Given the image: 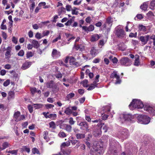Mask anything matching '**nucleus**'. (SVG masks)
Masks as SVG:
<instances>
[{"label": "nucleus", "mask_w": 155, "mask_h": 155, "mask_svg": "<svg viewBox=\"0 0 155 155\" xmlns=\"http://www.w3.org/2000/svg\"><path fill=\"white\" fill-rule=\"evenodd\" d=\"M100 38V36L97 34H94L91 36V42H94L97 41Z\"/></svg>", "instance_id": "obj_16"}, {"label": "nucleus", "mask_w": 155, "mask_h": 155, "mask_svg": "<svg viewBox=\"0 0 155 155\" xmlns=\"http://www.w3.org/2000/svg\"><path fill=\"white\" fill-rule=\"evenodd\" d=\"M72 113V110L69 107H67L64 111V113L68 115H70Z\"/></svg>", "instance_id": "obj_29"}, {"label": "nucleus", "mask_w": 155, "mask_h": 155, "mask_svg": "<svg viewBox=\"0 0 155 155\" xmlns=\"http://www.w3.org/2000/svg\"><path fill=\"white\" fill-rule=\"evenodd\" d=\"M101 116L102 119L104 120H106L108 117V115L104 114L103 113L102 114Z\"/></svg>", "instance_id": "obj_61"}, {"label": "nucleus", "mask_w": 155, "mask_h": 155, "mask_svg": "<svg viewBox=\"0 0 155 155\" xmlns=\"http://www.w3.org/2000/svg\"><path fill=\"white\" fill-rule=\"evenodd\" d=\"M96 86H94L93 84H92L90 86L87 88V90L89 91L92 90L94 89Z\"/></svg>", "instance_id": "obj_64"}, {"label": "nucleus", "mask_w": 155, "mask_h": 155, "mask_svg": "<svg viewBox=\"0 0 155 155\" xmlns=\"http://www.w3.org/2000/svg\"><path fill=\"white\" fill-rule=\"evenodd\" d=\"M76 137L77 139H81L85 137V135L84 134L78 133L76 134Z\"/></svg>", "instance_id": "obj_26"}, {"label": "nucleus", "mask_w": 155, "mask_h": 155, "mask_svg": "<svg viewBox=\"0 0 155 155\" xmlns=\"http://www.w3.org/2000/svg\"><path fill=\"white\" fill-rule=\"evenodd\" d=\"M31 92L32 94H34L37 92V89L35 87H33L31 88Z\"/></svg>", "instance_id": "obj_56"}, {"label": "nucleus", "mask_w": 155, "mask_h": 155, "mask_svg": "<svg viewBox=\"0 0 155 155\" xmlns=\"http://www.w3.org/2000/svg\"><path fill=\"white\" fill-rule=\"evenodd\" d=\"M101 131L100 128L95 129L93 132V135L95 137L99 136L101 134Z\"/></svg>", "instance_id": "obj_18"}, {"label": "nucleus", "mask_w": 155, "mask_h": 155, "mask_svg": "<svg viewBox=\"0 0 155 155\" xmlns=\"http://www.w3.org/2000/svg\"><path fill=\"white\" fill-rule=\"evenodd\" d=\"M46 3L45 2H41L39 3L38 5V6L40 7V8L42 6H44L43 8H48V7L47 6H45Z\"/></svg>", "instance_id": "obj_38"}, {"label": "nucleus", "mask_w": 155, "mask_h": 155, "mask_svg": "<svg viewBox=\"0 0 155 155\" xmlns=\"http://www.w3.org/2000/svg\"><path fill=\"white\" fill-rule=\"evenodd\" d=\"M73 130L75 134L79 133V132L80 131L76 127L74 128L73 129Z\"/></svg>", "instance_id": "obj_63"}, {"label": "nucleus", "mask_w": 155, "mask_h": 155, "mask_svg": "<svg viewBox=\"0 0 155 155\" xmlns=\"http://www.w3.org/2000/svg\"><path fill=\"white\" fill-rule=\"evenodd\" d=\"M35 37L38 39H40L43 37L41 33L37 32L35 35Z\"/></svg>", "instance_id": "obj_41"}, {"label": "nucleus", "mask_w": 155, "mask_h": 155, "mask_svg": "<svg viewBox=\"0 0 155 155\" xmlns=\"http://www.w3.org/2000/svg\"><path fill=\"white\" fill-rule=\"evenodd\" d=\"M49 127L51 128H55L56 127L55 124L54 122L53 121H51L49 123Z\"/></svg>", "instance_id": "obj_44"}, {"label": "nucleus", "mask_w": 155, "mask_h": 155, "mask_svg": "<svg viewBox=\"0 0 155 155\" xmlns=\"http://www.w3.org/2000/svg\"><path fill=\"white\" fill-rule=\"evenodd\" d=\"M69 123L71 125H74V124L75 121L73 120V119L72 117H70L69 119Z\"/></svg>", "instance_id": "obj_48"}, {"label": "nucleus", "mask_w": 155, "mask_h": 155, "mask_svg": "<svg viewBox=\"0 0 155 155\" xmlns=\"http://www.w3.org/2000/svg\"><path fill=\"white\" fill-rule=\"evenodd\" d=\"M9 144L7 142H5L2 144V149H5L9 146Z\"/></svg>", "instance_id": "obj_39"}, {"label": "nucleus", "mask_w": 155, "mask_h": 155, "mask_svg": "<svg viewBox=\"0 0 155 155\" xmlns=\"http://www.w3.org/2000/svg\"><path fill=\"white\" fill-rule=\"evenodd\" d=\"M2 36L5 40H6L7 38V34L3 31H2Z\"/></svg>", "instance_id": "obj_49"}, {"label": "nucleus", "mask_w": 155, "mask_h": 155, "mask_svg": "<svg viewBox=\"0 0 155 155\" xmlns=\"http://www.w3.org/2000/svg\"><path fill=\"white\" fill-rule=\"evenodd\" d=\"M75 58L73 57H70L69 60V63L70 64H73L74 65H77V64H78L77 62L75 61Z\"/></svg>", "instance_id": "obj_24"}, {"label": "nucleus", "mask_w": 155, "mask_h": 155, "mask_svg": "<svg viewBox=\"0 0 155 155\" xmlns=\"http://www.w3.org/2000/svg\"><path fill=\"white\" fill-rule=\"evenodd\" d=\"M155 7V0H151L150 4V8L151 9H154Z\"/></svg>", "instance_id": "obj_28"}, {"label": "nucleus", "mask_w": 155, "mask_h": 155, "mask_svg": "<svg viewBox=\"0 0 155 155\" xmlns=\"http://www.w3.org/2000/svg\"><path fill=\"white\" fill-rule=\"evenodd\" d=\"M115 30V34L118 38H122L125 36V33L123 29L117 27Z\"/></svg>", "instance_id": "obj_8"}, {"label": "nucleus", "mask_w": 155, "mask_h": 155, "mask_svg": "<svg viewBox=\"0 0 155 155\" xmlns=\"http://www.w3.org/2000/svg\"><path fill=\"white\" fill-rule=\"evenodd\" d=\"M135 60L134 64L136 66H138L140 64L139 61V56L138 55H136L135 56Z\"/></svg>", "instance_id": "obj_21"}, {"label": "nucleus", "mask_w": 155, "mask_h": 155, "mask_svg": "<svg viewBox=\"0 0 155 155\" xmlns=\"http://www.w3.org/2000/svg\"><path fill=\"white\" fill-rule=\"evenodd\" d=\"M33 106L31 105H28V110L30 113H32L33 111Z\"/></svg>", "instance_id": "obj_52"}, {"label": "nucleus", "mask_w": 155, "mask_h": 155, "mask_svg": "<svg viewBox=\"0 0 155 155\" xmlns=\"http://www.w3.org/2000/svg\"><path fill=\"white\" fill-rule=\"evenodd\" d=\"M10 83V80L9 79L5 81L3 84V85L4 86L6 87Z\"/></svg>", "instance_id": "obj_46"}, {"label": "nucleus", "mask_w": 155, "mask_h": 155, "mask_svg": "<svg viewBox=\"0 0 155 155\" xmlns=\"http://www.w3.org/2000/svg\"><path fill=\"white\" fill-rule=\"evenodd\" d=\"M66 9L68 11H70L72 9V8L71 5H67L66 6Z\"/></svg>", "instance_id": "obj_55"}, {"label": "nucleus", "mask_w": 155, "mask_h": 155, "mask_svg": "<svg viewBox=\"0 0 155 155\" xmlns=\"http://www.w3.org/2000/svg\"><path fill=\"white\" fill-rule=\"evenodd\" d=\"M110 107L109 106H106L103 108V112H109L110 111Z\"/></svg>", "instance_id": "obj_36"}, {"label": "nucleus", "mask_w": 155, "mask_h": 155, "mask_svg": "<svg viewBox=\"0 0 155 155\" xmlns=\"http://www.w3.org/2000/svg\"><path fill=\"white\" fill-rule=\"evenodd\" d=\"M58 136L60 137L64 138L67 136L66 134L63 131H61L58 134Z\"/></svg>", "instance_id": "obj_32"}, {"label": "nucleus", "mask_w": 155, "mask_h": 155, "mask_svg": "<svg viewBox=\"0 0 155 155\" xmlns=\"http://www.w3.org/2000/svg\"><path fill=\"white\" fill-rule=\"evenodd\" d=\"M137 35V33L136 32L135 33H130L129 35V37H130L132 38V37H136Z\"/></svg>", "instance_id": "obj_59"}, {"label": "nucleus", "mask_w": 155, "mask_h": 155, "mask_svg": "<svg viewBox=\"0 0 155 155\" xmlns=\"http://www.w3.org/2000/svg\"><path fill=\"white\" fill-rule=\"evenodd\" d=\"M117 143L115 140H113L111 141L110 143V147L109 150L108 151V153L110 155H116V150H114V147L116 146Z\"/></svg>", "instance_id": "obj_5"}, {"label": "nucleus", "mask_w": 155, "mask_h": 155, "mask_svg": "<svg viewBox=\"0 0 155 155\" xmlns=\"http://www.w3.org/2000/svg\"><path fill=\"white\" fill-rule=\"evenodd\" d=\"M113 21L112 18L110 17H109L106 19V23L107 24L109 27H110L111 26Z\"/></svg>", "instance_id": "obj_22"}, {"label": "nucleus", "mask_w": 155, "mask_h": 155, "mask_svg": "<svg viewBox=\"0 0 155 155\" xmlns=\"http://www.w3.org/2000/svg\"><path fill=\"white\" fill-rule=\"evenodd\" d=\"M147 16L149 18H152L154 16V14L151 11H149L147 14Z\"/></svg>", "instance_id": "obj_50"}, {"label": "nucleus", "mask_w": 155, "mask_h": 155, "mask_svg": "<svg viewBox=\"0 0 155 155\" xmlns=\"http://www.w3.org/2000/svg\"><path fill=\"white\" fill-rule=\"evenodd\" d=\"M99 53L98 49L94 47H92L90 51V53L91 55L93 57H95Z\"/></svg>", "instance_id": "obj_12"}, {"label": "nucleus", "mask_w": 155, "mask_h": 155, "mask_svg": "<svg viewBox=\"0 0 155 155\" xmlns=\"http://www.w3.org/2000/svg\"><path fill=\"white\" fill-rule=\"evenodd\" d=\"M144 107L143 109L153 115H155V107H152L149 105L144 106L143 103L140 100L134 99L129 105L130 110L134 109H142Z\"/></svg>", "instance_id": "obj_1"}, {"label": "nucleus", "mask_w": 155, "mask_h": 155, "mask_svg": "<svg viewBox=\"0 0 155 155\" xmlns=\"http://www.w3.org/2000/svg\"><path fill=\"white\" fill-rule=\"evenodd\" d=\"M147 4L146 3H144L140 6V8L143 10H146L147 9Z\"/></svg>", "instance_id": "obj_33"}, {"label": "nucleus", "mask_w": 155, "mask_h": 155, "mask_svg": "<svg viewBox=\"0 0 155 155\" xmlns=\"http://www.w3.org/2000/svg\"><path fill=\"white\" fill-rule=\"evenodd\" d=\"M61 54L60 52L55 49H53L52 53V56L53 57L58 58L60 57Z\"/></svg>", "instance_id": "obj_14"}, {"label": "nucleus", "mask_w": 155, "mask_h": 155, "mask_svg": "<svg viewBox=\"0 0 155 155\" xmlns=\"http://www.w3.org/2000/svg\"><path fill=\"white\" fill-rule=\"evenodd\" d=\"M139 29L140 31H146L147 30L146 26L142 25H139Z\"/></svg>", "instance_id": "obj_30"}, {"label": "nucleus", "mask_w": 155, "mask_h": 155, "mask_svg": "<svg viewBox=\"0 0 155 155\" xmlns=\"http://www.w3.org/2000/svg\"><path fill=\"white\" fill-rule=\"evenodd\" d=\"M32 106L35 109H39L42 107L43 105L41 104H32Z\"/></svg>", "instance_id": "obj_27"}, {"label": "nucleus", "mask_w": 155, "mask_h": 155, "mask_svg": "<svg viewBox=\"0 0 155 155\" xmlns=\"http://www.w3.org/2000/svg\"><path fill=\"white\" fill-rule=\"evenodd\" d=\"M139 123L143 124H147L150 121V119L148 116L144 115H139L137 117Z\"/></svg>", "instance_id": "obj_3"}, {"label": "nucleus", "mask_w": 155, "mask_h": 155, "mask_svg": "<svg viewBox=\"0 0 155 155\" xmlns=\"http://www.w3.org/2000/svg\"><path fill=\"white\" fill-rule=\"evenodd\" d=\"M48 134V132L47 131H45L44 132L43 136L44 139L46 140L47 142L48 141V139L47 136Z\"/></svg>", "instance_id": "obj_40"}, {"label": "nucleus", "mask_w": 155, "mask_h": 155, "mask_svg": "<svg viewBox=\"0 0 155 155\" xmlns=\"http://www.w3.org/2000/svg\"><path fill=\"white\" fill-rule=\"evenodd\" d=\"M150 38V36L146 35L144 36H141L140 38V41L142 42V44L145 45L146 44Z\"/></svg>", "instance_id": "obj_11"}, {"label": "nucleus", "mask_w": 155, "mask_h": 155, "mask_svg": "<svg viewBox=\"0 0 155 155\" xmlns=\"http://www.w3.org/2000/svg\"><path fill=\"white\" fill-rule=\"evenodd\" d=\"M49 118L53 120H55L57 118V115L56 114H50L49 115Z\"/></svg>", "instance_id": "obj_34"}, {"label": "nucleus", "mask_w": 155, "mask_h": 155, "mask_svg": "<svg viewBox=\"0 0 155 155\" xmlns=\"http://www.w3.org/2000/svg\"><path fill=\"white\" fill-rule=\"evenodd\" d=\"M50 33V31L48 30H45L43 31L42 36L43 37L46 36H48Z\"/></svg>", "instance_id": "obj_37"}, {"label": "nucleus", "mask_w": 155, "mask_h": 155, "mask_svg": "<svg viewBox=\"0 0 155 155\" xmlns=\"http://www.w3.org/2000/svg\"><path fill=\"white\" fill-rule=\"evenodd\" d=\"M75 96V94L73 93H71L70 94H68L66 96V98L68 100H69L70 99L73 97Z\"/></svg>", "instance_id": "obj_31"}, {"label": "nucleus", "mask_w": 155, "mask_h": 155, "mask_svg": "<svg viewBox=\"0 0 155 155\" xmlns=\"http://www.w3.org/2000/svg\"><path fill=\"white\" fill-rule=\"evenodd\" d=\"M61 39V36L59 34L58 37L56 38L55 39H54L52 41V42L54 43L57 41L58 40H60Z\"/></svg>", "instance_id": "obj_58"}, {"label": "nucleus", "mask_w": 155, "mask_h": 155, "mask_svg": "<svg viewBox=\"0 0 155 155\" xmlns=\"http://www.w3.org/2000/svg\"><path fill=\"white\" fill-rule=\"evenodd\" d=\"M104 150L99 145H94L91 149L90 153L88 155H101L103 154Z\"/></svg>", "instance_id": "obj_2"}, {"label": "nucleus", "mask_w": 155, "mask_h": 155, "mask_svg": "<svg viewBox=\"0 0 155 155\" xmlns=\"http://www.w3.org/2000/svg\"><path fill=\"white\" fill-rule=\"evenodd\" d=\"M78 125L80 127V128L81 129L83 130H86L87 131H89V129L88 128V125L86 122H81Z\"/></svg>", "instance_id": "obj_10"}, {"label": "nucleus", "mask_w": 155, "mask_h": 155, "mask_svg": "<svg viewBox=\"0 0 155 155\" xmlns=\"http://www.w3.org/2000/svg\"><path fill=\"white\" fill-rule=\"evenodd\" d=\"M7 152L10 153L12 154H17L18 152V150H9Z\"/></svg>", "instance_id": "obj_42"}, {"label": "nucleus", "mask_w": 155, "mask_h": 155, "mask_svg": "<svg viewBox=\"0 0 155 155\" xmlns=\"http://www.w3.org/2000/svg\"><path fill=\"white\" fill-rule=\"evenodd\" d=\"M12 48L10 47H8L6 49V52L5 54V57L6 59H8L10 58Z\"/></svg>", "instance_id": "obj_13"}, {"label": "nucleus", "mask_w": 155, "mask_h": 155, "mask_svg": "<svg viewBox=\"0 0 155 155\" xmlns=\"http://www.w3.org/2000/svg\"><path fill=\"white\" fill-rule=\"evenodd\" d=\"M32 153L35 154V153L37 154H39V152L38 149L36 148H34L32 149Z\"/></svg>", "instance_id": "obj_43"}, {"label": "nucleus", "mask_w": 155, "mask_h": 155, "mask_svg": "<svg viewBox=\"0 0 155 155\" xmlns=\"http://www.w3.org/2000/svg\"><path fill=\"white\" fill-rule=\"evenodd\" d=\"M110 78H116V81L115 84H120L121 82V80L120 78V77L116 71H114L111 74Z\"/></svg>", "instance_id": "obj_9"}, {"label": "nucleus", "mask_w": 155, "mask_h": 155, "mask_svg": "<svg viewBox=\"0 0 155 155\" xmlns=\"http://www.w3.org/2000/svg\"><path fill=\"white\" fill-rule=\"evenodd\" d=\"M128 130L126 129H124L121 132V134L123 136V138L127 137L128 136Z\"/></svg>", "instance_id": "obj_25"}, {"label": "nucleus", "mask_w": 155, "mask_h": 155, "mask_svg": "<svg viewBox=\"0 0 155 155\" xmlns=\"http://www.w3.org/2000/svg\"><path fill=\"white\" fill-rule=\"evenodd\" d=\"M35 0H29V2L30 4V10L31 12L33 11L34 9L35 6Z\"/></svg>", "instance_id": "obj_15"}, {"label": "nucleus", "mask_w": 155, "mask_h": 155, "mask_svg": "<svg viewBox=\"0 0 155 155\" xmlns=\"http://www.w3.org/2000/svg\"><path fill=\"white\" fill-rule=\"evenodd\" d=\"M120 63L121 65L125 66H130L131 64L130 59L126 57L122 58L120 60Z\"/></svg>", "instance_id": "obj_7"}, {"label": "nucleus", "mask_w": 155, "mask_h": 155, "mask_svg": "<svg viewBox=\"0 0 155 155\" xmlns=\"http://www.w3.org/2000/svg\"><path fill=\"white\" fill-rule=\"evenodd\" d=\"M33 54L31 52H28L26 54V57L27 58H29L33 56Z\"/></svg>", "instance_id": "obj_53"}, {"label": "nucleus", "mask_w": 155, "mask_h": 155, "mask_svg": "<svg viewBox=\"0 0 155 155\" xmlns=\"http://www.w3.org/2000/svg\"><path fill=\"white\" fill-rule=\"evenodd\" d=\"M134 117L132 115L129 114H123L120 115L119 119L122 123L126 120L128 121H132Z\"/></svg>", "instance_id": "obj_4"}, {"label": "nucleus", "mask_w": 155, "mask_h": 155, "mask_svg": "<svg viewBox=\"0 0 155 155\" xmlns=\"http://www.w3.org/2000/svg\"><path fill=\"white\" fill-rule=\"evenodd\" d=\"M20 114L21 113L19 111L15 112L14 114V118L15 119V121L18 122L25 118V117L24 115H21Z\"/></svg>", "instance_id": "obj_6"}, {"label": "nucleus", "mask_w": 155, "mask_h": 155, "mask_svg": "<svg viewBox=\"0 0 155 155\" xmlns=\"http://www.w3.org/2000/svg\"><path fill=\"white\" fill-rule=\"evenodd\" d=\"M72 22V19L71 18L68 20L67 22H66L65 25L66 26H69L70 25Z\"/></svg>", "instance_id": "obj_51"}, {"label": "nucleus", "mask_w": 155, "mask_h": 155, "mask_svg": "<svg viewBox=\"0 0 155 155\" xmlns=\"http://www.w3.org/2000/svg\"><path fill=\"white\" fill-rule=\"evenodd\" d=\"M46 86L48 88H56L57 87L56 85H54L53 82L52 81H50L49 82L47 83Z\"/></svg>", "instance_id": "obj_19"}, {"label": "nucleus", "mask_w": 155, "mask_h": 155, "mask_svg": "<svg viewBox=\"0 0 155 155\" xmlns=\"http://www.w3.org/2000/svg\"><path fill=\"white\" fill-rule=\"evenodd\" d=\"M82 1H78L76 0L73 2V4L75 5H80Z\"/></svg>", "instance_id": "obj_54"}, {"label": "nucleus", "mask_w": 155, "mask_h": 155, "mask_svg": "<svg viewBox=\"0 0 155 155\" xmlns=\"http://www.w3.org/2000/svg\"><path fill=\"white\" fill-rule=\"evenodd\" d=\"M63 125L65 126L64 130L68 132H70L71 131L72 127L68 124H64Z\"/></svg>", "instance_id": "obj_23"}, {"label": "nucleus", "mask_w": 155, "mask_h": 155, "mask_svg": "<svg viewBox=\"0 0 155 155\" xmlns=\"http://www.w3.org/2000/svg\"><path fill=\"white\" fill-rule=\"evenodd\" d=\"M45 106L47 109L51 108L54 107V105L51 104H46L45 105Z\"/></svg>", "instance_id": "obj_47"}, {"label": "nucleus", "mask_w": 155, "mask_h": 155, "mask_svg": "<svg viewBox=\"0 0 155 155\" xmlns=\"http://www.w3.org/2000/svg\"><path fill=\"white\" fill-rule=\"evenodd\" d=\"M65 12V8L64 7H61L60 8H59L58 9V14L59 15H60L61 14L64 13Z\"/></svg>", "instance_id": "obj_35"}, {"label": "nucleus", "mask_w": 155, "mask_h": 155, "mask_svg": "<svg viewBox=\"0 0 155 155\" xmlns=\"http://www.w3.org/2000/svg\"><path fill=\"white\" fill-rule=\"evenodd\" d=\"M87 27L88 32L92 31L94 30V27L93 25H91Z\"/></svg>", "instance_id": "obj_45"}, {"label": "nucleus", "mask_w": 155, "mask_h": 155, "mask_svg": "<svg viewBox=\"0 0 155 155\" xmlns=\"http://www.w3.org/2000/svg\"><path fill=\"white\" fill-rule=\"evenodd\" d=\"M88 83V81L87 80H84L83 81V85L84 87H88V85H87Z\"/></svg>", "instance_id": "obj_57"}, {"label": "nucleus", "mask_w": 155, "mask_h": 155, "mask_svg": "<svg viewBox=\"0 0 155 155\" xmlns=\"http://www.w3.org/2000/svg\"><path fill=\"white\" fill-rule=\"evenodd\" d=\"M31 42L32 44L33 47L36 48H38L39 46V44L38 41L34 40H31Z\"/></svg>", "instance_id": "obj_20"}, {"label": "nucleus", "mask_w": 155, "mask_h": 155, "mask_svg": "<svg viewBox=\"0 0 155 155\" xmlns=\"http://www.w3.org/2000/svg\"><path fill=\"white\" fill-rule=\"evenodd\" d=\"M23 149L24 150H25L27 152L29 153L30 152V149L29 148L25 146L23 147Z\"/></svg>", "instance_id": "obj_62"}, {"label": "nucleus", "mask_w": 155, "mask_h": 155, "mask_svg": "<svg viewBox=\"0 0 155 155\" xmlns=\"http://www.w3.org/2000/svg\"><path fill=\"white\" fill-rule=\"evenodd\" d=\"M24 54V52L23 50H20L18 53V54L19 56H23Z\"/></svg>", "instance_id": "obj_60"}, {"label": "nucleus", "mask_w": 155, "mask_h": 155, "mask_svg": "<svg viewBox=\"0 0 155 155\" xmlns=\"http://www.w3.org/2000/svg\"><path fill=\"white\" fill-rule=\"evenodd\" d=\"M31 65L30 62L26 61L24 63L22 66L21 68L23 70H25L29 68Z\"/></svg>", "instance_id": "obj_17"}]
</instances>
